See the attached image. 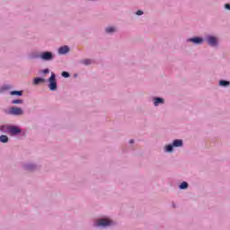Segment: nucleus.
<instances>
[{
	"instance_id": "10",
	"label": "nucleus",
	"mask_w": 230,
	"mask_h": 230,
	"mask_svg": "<svg viewBox=\"0 0 230 230\" xmlns=\"http://www.w3.org/2000/svg\"><path fill=\"white\" fill-rule=\"evenodd\" d=\"M104 33H106V35H114V33H118V27L108 26L104 29Z\"/></svg>"
},
{
	"instance_id": "7",
	"label": "nucleus",
	"mask_w": 230,
	"mask_h": 230,
	"mask_svg": "<svg viewBox=\"0 0 230 230\" xmlns=\"http://www.w3.org/2000/svg\"><path fill=\"white\" fill-rule=\"evenodd\" d=\"M187 44H193L194 46H202L205 42V38L201 36H193L186 40Z\"/></svg>"
},
{
	"instance_id": "6",
	"label": "nucleus",
	"mask_w": 230,
	"mask_h": 230,
	"mask_svg": "<svg viewBox=\"0 0 230 230\" xmlns=\"http://www.w3.org/2000/svg\"><path fill=\"white\" fill-rule=\"evenodd\" d=\"M22 170L24 172H28L29 173H33V172H37L40 170V166L35 163H26L22 165Z\"/></svg>"
},
{
	"instance_id": "20",
	"label": "nucleus",
	"mask_w": 230,
	"mask_h": 230,
	"mask_svg": "<svg viewBox=\"0 0 230 230\" xmlns=\"http://www.w3.org/2000/svg\"><path fill=\"white\" fill-rule=\"evenodd\" d=\"M178 188L179 190H188L190 188V183H188V181H182L179 184Z\"/></svg>"
},
{
	"instance_id": "14",
	"label": "nucleus",
	"mask_w": 230,
	"mask_h": 230,
	"mask_svg": "<svg viewBox=\"0 0 230 230\" xmlns=\"http://www.w3.org/2000/svg\"><path fill=\"white\" fill-rule=\"evenodd\" d=\"M175 147L173 146V144H167L164 146V152H165V154H173V149Z\"/></svg>"
},
{
	"instance_id": "19",
	"label": "nucleus",
	"mask_w": 230,
	"mask_h": 230,
	"mask_svg": "<svg viewBox=\"0 0 230 230\" xmlns=\"http://www.w3.org/2000/svg\"><path fill=\"white\" fill-rule=\"evenodd\" d=\"M9 141H10V137H8V136L6 135L0 136V143L6 145V143H9Z\"/></svg>"
},
{
	"instance_id": "18",
	"label": "nucleus",
	"mask_w": 230,
	"mask_h": 230,
	"mask_svg": "<svg viewBox=\"0 0 230 230\" xmlns=\"http://www.w3.org/2000/svg\"><path fill=\"white\" fill-rule=\"evenodd\" d=\"M9 128H10V124L1 125L0 126V132H3L4 134H8Z\"/></svg>"
},
{
	"instance_id": "24",
	"label": "nucleus",
	"mask_w": 230,
	"mask_h": 230,
	"mask_svg": "<svg viewBox=\"0 0 230 230\" xmlns=\"http://www.w3.org/2000/svg\"><path fill=\"white\" fill-rule=\"evenodd\" d=\"M61 76H62L63 78H69V77L71 76V74H70L69 72H67V71H63V72L61 73Z\"/></svg>"
},
{
	"instance_id": "17",
	"label": "nucleus",
	"mask_w": 230,
	"mask_h": 230,
	"mask_svg": "<svg viewBox=\"0 0 230 230\" xmlns=\"http://www.w3.org/2000/svg\"><path fill=\"white\" fill-rule=\"evenodd\" d=\"M28 58L29 60H37L38 58H40V54L37 52H32L29 54Z\"/></svg>"
},
{
	"instance_id": "3",
	"label": "nucleus",
	"mask_w": 230,
	"mask_h": 230,
	"mask_svg": "<svg viewBox=\"0 0 230 230\" xmlns=\"http://www.w3.org/2000/svg\"><path fill=\"white\" fill-rule=\"evenodd\" d=\"M205 42H207L209 48H218L220 46V40L218 39V36L212 34L205 35Z\"/></svg>"
},
{
	"instance_id": "15",
	"label": "nucleus",
	"mask_w": 230,
	"mask_h": 230,
	"mask_svg": "<svg viewBox=\"0 0 230 230\" xmlns=\"http://www.w3.org/2000/svg\"><path fill=\"white\" fill-rule=\"evenodd\" d=\"M218 85L219 87H230V81L229 80H226V79H221L218 81Z\"/></svg>"
},
{
	"instance_id": "23",
	"label": "nucleus",
	"mask_w": 230,
	"mask_h": 230,
	"mask_svg": "<svg viewBox=\"0 0 230 230\" xmlns=\"http://www.w3.org/2000/svg\"><path fill=\"white\" fill-rule=\"evenodd\" d=\"M10 90V85L8 84H4L2 87H0V94H3V93H4V91H8Z\"/></svg>"
},
{
	"instance_id": "21",
	"label": "nucleus",
	"mask_w": 230,
	"mask_h": 230,
	"mask_svg": "<svg viewBox=\"0 0 230 230\" xmlns=\"http://www.w3.org/2000/svg\"><path fill=\"white\" fill-rule=\"evenodd\" d=\"M12 105H22L24 103V100L22 99H14L11 102Z\"/></svg>"
},
{
	"instance_id": "12",
	"label": "nucleus",
	"mask_w": 230,
	"mask_h": 230,
	"mask_svg": "<svg viewBox=\"0 0 230 230\" xmlns=\"http://www.w3.org/2000/svg\"><path fill=\"white\" fill-rule=\"evenodd\" d=\"M46 78L38 76L32 80V85H40V84H46Z\"/></svg>"
},
{
	"instance_id": "27",
	"label": "nucleus",
	"mask_w": 230,
	"mask_h": 230,
	"mask_svg": "<svg viewBox=\"0 0 230 230\" xmlns=\"http://www.w3.org/2000/svg\"><path fill=\"white\" fill-rule=\"evenodd\" d=\"M224 8H225V10H229L230 11V4H225Z\"/></svg>"
},
{
	"instance_id": "2",
	"label": "nucleus",
	"mask_w": 230,
	"mask_h": 230,
	"mask_svg": "<svg viewBox=\"0 0 230 230\" xmlns=\"http://www.w3.org/2000/svg\"><path fill=\"white\" fill-rule=\"evenodd\" d=\"M7 134H9L11 137H16V136H22L23 137H26V131L22 130V128H21V126L14 124H9V129Z\"/></svg>"
},
{
	"instance_id": "25",
	"label": "nucleus",
	"mask_w": 230,
	"mask_h": 230,
	"mask_svg": "<svg viewBox=\"0 0 230 230\" xmlns=\"http://www.w3.org/2000/svg\"><path fill=\"white\" fill-rule=\"evenodd\" d=\"M42 75H49V68H45L41 70Z\"/></svg>"
},
{
	"instance_id": "9",
	"label": "nucleus",
	"mask_w": 230,
	"mask_h": 230,
	"mask_svg": "<svg viewBox=\"0 0 230 230\" xmlns=\"http://www.w3.org/2000/svg\"><path fill=\"white\" fill-rule=\"evenodd\" d=\"M152 102L155 107H159V105H164L166 101L163 97L154 96Z\"/></svg>"
},
{
	"instance_id": "4",
	"label": "nucleus",
	"mask_w": 230,
	"mask_h": 230,
	"mask_svg": "<svg viewBox=\"0 0 230 230\" xmlns=\"http://www.w3.org/2000/svg\"><path fill=\"white\" fill-rule=\"evenodd\" d=\"M49 91L55 92L58 90V84L57 83V74L51 72L50 76L47 80Z\"/></svg>"
},
{
	"instance_id": "29",
	"label": "nucleus",
	"mask_w": 230,
	"mask_h": 230,
	"mask_svg": "<svg viewBox=\"0 0 230 230\" xmlns=\"http://www.w3.org/2000/svg\"><path fill=\"white\" fill-rule=\"evenodd\" d=\"M172 208H177V205H175V203H172Z\"/></svg>"
},
{
	"instance_id": "13",
	"label": "nucleus",
	"mask_w": 230,
	"mask_h": 230,
	"mask_svg": "<svg viewBox=\"0 0 230 230\" xmlns=\"http://www.w3.org/2000/svg\"><path fill=\"white\" fill-rule=\"evenodd\" d=\"M174 148H181L184 146V141L182 139H174L172 142Z\"/></svg>"
},
{
	"instance_id": "5",
	"label": "nucleus",
	"mask_w": 230,
	"mask_h": 230,
	"mask_svg": "<svg viewBox=\"0 0 230 230\" xmlns=\"http://www.w3.org/2000/svg\"><path fill=\"white\" fill-rule=\"evenodd\" d=\"M8 116H22L24 115V110L21 107L13 106L4 111Z\"/></svg>"
},
{
	"instance_id": "28",
	"label": "nucleus",
	"mask_w": 230,
	"mask_h": 230,
	"mask_svg": "<svg viewBox=\"0 0 230 230\" xmlns=\"http://www.w3.org/2000/svg\"><path fill=\"white\" fill-rule=\"evenodd\" d=\"M135 142H136V141H135L134 139H130V140H129V145H134Z\"/></svg>"
},
{
	"instance_id": "8",
	"label": "nucleus",
	"mask_w": 230,
	"mask_h": 230,
	"mask_svg": "<svg viewBox=\"0 0 230 230\" xmlns=\"http://www.w3.org/2000/svg\"><path fill=\"white\" fill-rule=\"evenodd\" d=\"M40 58L43 60V62H51V60H55V53L48 50L43 51L40 53Z\"/></svg>"
},
{
	"instance_id": "1",
	"label": "nucleus",
	"mask_w": 230,
	"mask_h": 230,
	"mask_svg": "<svg viewBox=\"0 0 230 230\" xmlns=\"http://www.w3.org/2000/svg\"><path fill=\"white\" fill-rule=\"evenodd\" d=\"M111 226H114V221L107 217H100L93 223V227H100L101 229L111 227Z\"/></svg>"
},
{
	"instance_id": "30",
	"label": "nucleus",
	"mask_w": 230,
	"mask_h": 230,
	"mask_svg": "<svg viewBox=\"0 0 230 230\" xmlns=\"http://www.w3.org/2000/svg\"><path fill=\"white\" fill-rule=\"evenodd\" d=\"M76 77H78V74L74 75V78H76Z\"/></svg>"
},
{
	"instance_id": "11",
	"label": "nucleus",
	"mask_w": 230,
	"mask_h": 230,
	"mask_svg": "<svg viewBox=\"0 0 230 230\" xmlns=\"http://www.w3.org/2000/svg\"><path fill=\"white\" fill-rule=\"evenodd\" d=\"M69 51H71V48L67 45H65V46H61L58 48V55H67V53H69Z\"/></svg>"
},
{
	"instance_id": "22",
	"label": "nucleus",
	"mask_w": 230,
	"mask_h": 230,
	"mask_svg": "<svg viewBox=\"0 0 230 230\" xmlns=\"http://www.w3.org/2000/svg\"><path fill=\"white\" fill-rule=\"evenodd\" d=\"M79 64H83L84 66H91L93 64V60L91 59H83L79 61Z\"/></svg>"
},
{
	"instance_id": "16",
	"label": "nucleus",
	"mask_w": 230,
	"mask_h": 230,
	"mask_svg": "<svg viewBox=\"0 0 230 230\" xmlns=\"http://www.w3.org/2000/svg\"><path fill=\"white\" fill-rule=\"evenodd\" d=\"M23 93H24V91H22V90H13L10 92V95L21 97V96H22Z\"/></svg>"
},
{
	"instance_id": "26",
	"label": "nucleus",
	"mask_w": 230,
	"mask_h": 230,
	"mask_svg": "<svg viewBox=\"0 0 230 230\" xmlns=\"http://www.w3.org/2000/svg\"><path fill=\"white\" fill-rule=\"evenodd\" d=\"M135 13L136 15L141 16L145 13V12H143V10H137Z\"/></svg>"
}]
</instances>
